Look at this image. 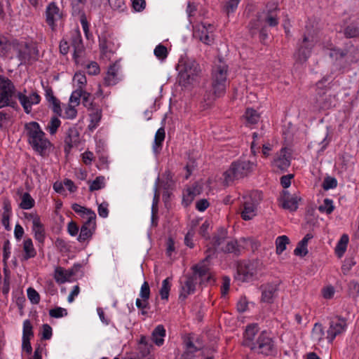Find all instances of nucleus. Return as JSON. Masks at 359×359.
<instances>
[{
    "label": "nucleus",
    "instance_id": "16",
    "mask_svg": "<svg viewBox=\"0 0 359 359\" xmlns=\"http://www.w3.org/2000/svg\"><path fill=\"white\" fill-rule=\"evenodd\" d=\"M193 36L204 44L210 45L213 42V38L209 34L206 24L201 22L193 27Z\"/></svg>",
    "mask_w": 359,
    "mask_h": 359
},
{
    "label": "nucleus",
    "instance_id": "6",
    "mask_svg": "<svg viewBox=\"0 0 359 359\" xmlns=\"http://www.w3.org/2000/svg\"><path fill=\"white\" fill-rule=\"evenodd\" d=\"M20 65H32L39 60V50L36 42H20L17 50Z\"/></svg>",
    "mask_w": 359,
    "mask_h": 359
},
{
    "label": "nucleus",
    "instance_id": "52",
    "mask_svg": "<svg viewBox=\"0 0 359 359\" xmlns=\"http://www.w3.org/2000/svg\"><path fill=\"white\" fill-rule=\"evenodd\" d=\"M61 121L57 116H53L48 124L47 130H48L50 135L56 133L57 129L60 126Z\"/></svg>",
    "mask_w": 359,
    "mask_h": 359
},
{
    "label": "nucleus",
    "instance_id": "14",
    "mask_svg": "<svg viewBox=\"0 0 359 359\" xmlns=\"http://www.w3.org/2000/svg\"><path fill=\"white\" fill-rule=\"evenodd\" d=\"M46 23L50 27L51 29L54 31L56 27L55 21L61 19L62 17V13L55 2H50L48 5L46 10Z\"/></svg>",
    "mask_w": 359,
    "mask_h": 359
},
{
    "label": "nucleus",
    "instance_id": "63",
    "mask_svg": "<svg viewBox=\"0 0 359 359\" xmlns=\"http://www.w3.org/2000/svg\"><path fill=\"white\" fill-rule=\"evenodd\" d=\"M348 290L350 295L356 297L359 295V283L355 280H351L348 283Z\"/></svg>",
    "mask_w": 359,
    "mask_h": 359
},
{
    "label": "nucleus",
    "instance_id": "58",
    "mask_svg": "<svg viewBox=\"0 0 359 359\" xmlns=\"http://www.w3.org/2000/svg\"><path fill=\"white\" fill-rule=\"evenodd\" d=\"M168 54L167 48L162 44L158 45L154 49V55L160 60L165 59Z\"/></svg>",
    "mask_w": 359,
    "mask_h": 359
},
{
    "label": "nucleus",
    "instance_id": "3",
    "mask_svg": "<svg viewBox=\"0 0 359 359\" xmlns=\"http://www.w3.org/2000/svg\"><path fill=\"white\" fill-rule=\"evenodd\" d=\"M15 86L8 77L0 74V109L10 107L15 110L19 109L15 101Z\"/></svg>",
    "mask_w": 359,
    "mask_h": 359
},
{
    "label": "nucleus",
    "instance_id": "39",
    "mask_svg": "<svg viewBox=\"0 0 359 359\" xmlns=\"http://www.w3.org/2000/svg\"><path fill=\"white\" fill-rule=\"evenodd\" d=\"M221 251L224 253H233L236 256L241 254L240 245L236 240L229 241L224 247L221 248Z\"/></svg>",
    "mask_w": 359,
    "mask_h": 359
},
{
    "label": "nucleus",
    "instance_id": "62",
    "mask_svg": "<svg viewBox=\"0 0 359 359\" xmlns=\"http://www.w3.org/2000/svg\"><path fill=\"white\" fill-rule=\"evenodd\" d=\"M74 80L76 81L79 85V89H82L86 85L87 80L86 76L83 73L81 72H76L74 74Z\"/></svg>",
    "mask_w": 359,
    "mask_h": 359
},
{
    "label": "nucleus",
    "instance_id": "40",
    "mask_svg": "<svg viewBox=\"0 0 359 359\" xmlns=\"http://www.w3.org/2000/svg\"><path fill=\"white\" fill-rule=\"evenodd\" d=\"M194 80L195 79L182 68L179 70L178 82L180 86L186 87L191 84Z\"/></svg>",
    "mask_w": 359,
    "mask_h": 359
},
{
    "label": "nucleus",
    "instance_id": "43",
    "mask_svg": "<svg viewBox=\"0 0 359 359\" xmlns=\"http://www.w3.org/2000/svg\"><path fill=\"white\" fill-rule=\"evenodd\" d=\"M348 243V236L346 234L342 235L335 248V252L339 257L345 252Z\"/></svg>",
    "mask_w": 359,
    "mask_h": 359
},
{
    "label": "nucleus",
    "instance_id": "31",
    "mask_svg": "<svg viewBox=\"0 0 359 359\" xmlns=\"http://www.w3.org/2000/svg\"><path fill=\"white\" fill-rule=\"evenodd\" d=\"M23 250L25 254L22 258V261H27L36 255V250L34 248L31 238H27L23 242Z\"/></svg>",
    "mask_w": 359,
    "mask_h": 359
},
{
    "label": "nucleus",
    "instance_id": "33",
    "mask_svg": "<svg viewBox=\"0 0 359 359\" xmlns=\"http://www.w3.org/2000/svg\"><path fill=\"white\" fill-rule=\"evenodd\" d=\"M182 68L188 72L194 79L201 72L200 66L195 60H187L184 62Z\"/></svg>",
    "mask_w": 359,
    "mask_h": 359
},
{
    "label": "nucleus",
    "instance_id": "13",
    "mask_svg": "<svg viewBox=\"0 0 359 359\" xmlns=\"http://www.w3.org/2000/svg\"><path fill=\"white\" fill-rule=\"evenodd\" d=\"M71 46L74 49L73 59L78 62V59L81 57L85 51L81 32L79 29L71 32Z\"/></svg>",
    "mask_w": 359,
    "mask_h": 359
},
{
    "label": "nucleus",
    "instance_id": "49",
    "mask_svg": "<svg viewBox=\"0 0 359 359\" xmlns=\"http://www.w3.org/2000/svg\"><path fill=\"white\" fill-rule=\"evenodd\" d=\"M88 183H90L89 187V191L90 192L100 190L104 187V177L98 176L92 182L89 181Z\"/></svg>",
    "mask_w": 359,
    "mask_h": 359
},
{
    "label": "nucleus",
    "instance_id": "36",
    "mask_svg": "<svg viewBox=\"0 0 359 359\" xmlns=\"http://www.w3.org/2000/svg\"><path fill=\"white\" fill-rule=\"evenodd\" d=\"M262 15H264V22L270 27H276L278 25L279 20L276 13V8L273 10H269L266 12L264 11L261 13Z\"/></svg>",
    "mask_w": 359,
    "mask_h": 359
},
{
    "label": "nucleus",
    "instance_id": "35",
    "mask_svg": "<svg viewBox=\"0 0 359 359\" xmlns=\"http://www.w3.org/2000/svg\"><path fill=\"white\" fill-rule=\"evenodd\" d=\"M15 101L17 102V99L20 101L21 105L22 106L24 111L26 114H29L32 111V104L30 102L29 96H27L21 92H17L15 89Z\"/></svg>",
    "mask_w": 359,
    "mask_h": 359
},
{
    "label": "nucleus",
    "instance_id": "59",
    "mask_svg": "<svg viewBox=\"0 0 359 359\" xmlns=\"http://www.w3.org/2000/svg\"><path fill=\"white\" fill-rule=\"evenodd\" d=\"M241 0H229L224 6V11L229 15V13H234L236 10Z\"/></svg>",
    "mask_w": 359,
    "mask_h": 359
},
{
    "label": "nucleus",
    "instance_id": "18",
    "mask_svg": "<svg viewBox=\"0 0 359 359\" xmlns=\"http://www.w3.org/2000/svg\"><path fill=\"white\" fill-rule=\"evenodd\" d=\"M30 146L36 152L41 156H47L49 154V149L53 146L52 143L46 137L45 135H40L36 139V142L31 143Z\"/></svg>",
    "mask_w": 359,
    "mask_h": 359
},
{
    "label": "nucleus",
    "instance_id": "9",
    "mask_svg": "<svg viewBox=\"0 0 359 359\" xmlns=\"http://www.w3.org/2000/svg\"><path fill=\"white\" fill-rule=\"evenodd\" d=\"M191 275L197 280L200 278V284L211 283L215 282L212 275L210 272V269L205 263L197 264L191 267Z\"/></svg>",
    "mask_w": 359,
    "mask_h": 359
},
{
    "label": "nucleus",
    "instance_id": "10",
    "mask_svg": "<svg viewBox=\"0 0 359 359\" xmlns=\"http://www.w3.org/2000/svg\"><path fill=\"white\" fill-rule=\"evenodd\" d=\"M337 103L336 95L327 94L326 92H320L316 94V104L319 109L326 110L334 107Z\"/></svg>",
    "mask_w": 359,
    "mask_h": 359
},
{
    "label": "nucleus",
    "instance_id": "60",
    "mask_svg": "<svg viewBox=\"0 0 359 359\" xmlns=\"http://www.w3.org/2000/svg\"><path fill=\"white\" fill-rule=\"evenodd\" d=\"M322 186L324 190L334 189L337 186V181L334 177H327L324 179Z\"/></svg>",
    "mask_w": 359,
    "mask_h": 359
},
{
    "label": "nucleus",
    "instance_id": "41",
    "mask_svg": "<svg viewBox=\"0 0 359 359\" xmlns=\"http://www.w3.org/2000/svg\"><path fill=\"white\" fill-rule=\"evenodd\" d=\"M99 46L102 53L106 55L108 53H113L114 43L105 36L99 37Z\"/></svg>",
    "mask_w": 359,
    "mask_h": 359
},
{
    "label": "nucleus",
    "instance_id": "50",
    "mask_svg": "<svg viewBox=\"0 0 359 359\" xmlns=\"http://www.w3.org/2000/svg\"><path fill=\"white\" fill-rule=\"evenodd\" d=\"M312 334L318 341L323 339L325 331L323 325L320 323H316L312 330Z\"/></svg>",
    "mask_w": 359,
    "mask_h": 359
},
{
    "label": "nucleus",
    "instance_id": "11",
    "mask_svg": "<svg viewBox=\"0 0 359 359\" xmlns=\"http://www.w3.org/2000/svg\"><path fill=\"white\" fill-rule=\"evenodd\" d=\"M81 142L80 133L75 127H70L67 133L65 138V153L67 155L70 153L73 147H77Z\"/></svg>",
    "mask_w": 359,
    "mask_h": 359
},
{
    "label": "nucleus",
    "instance_id": "44",
    "mask_svg": "<svg viewBox=\"0 0 359 359\" xmlns=\"http://www.w3.org/2000/svg\"><path fill=\"white\" fill-rule=\"evenodd\" d=\"M289 243L290 239L287 236H278L276 240V253L280 255L286 249V245Z\"/></svg>",
    "mask_w": 359,
    "mask_h": 359
},
{
    "label": "nucleus",
    "instance_id": "55",
    "mask_svg": "<svg viewBox=\"0 0 359 359\" xmlns=\"http://www.w3.org/2000/svg\"><path fill=\"white\" fill-rule=\"evenodd\" d=\"M245 117L248 123L255 124L259 121V115L257 112L252 109H248L245 111Z\"/></svg>",
    "mask_w": 359,
    "mask_h": 359
},
{
    "label": "nucleus",
    "instance_id": "24",
    "mask_svg": "<svg viewBox=\"0 0 359 359\" xmlns=\"http://www.w3.org/2000/svg\"><path fill=\"white\" fill-rule=\"evenodd\" d=\"M257 215V205L252 199L243 203V208L241 212V217L243 220L252 219Z\"/></svg>",
    "mask_w": 359,
    "mask_h": 359
},
{
    "label": "nucleus",
    "instance_id": "19",
    "mask_svg": "<svg viewBox=\"0 0 359 359\" xmlns=\"http://www.w3.org/2000/svg\"><path fill=\"white\" fill-rule=\"evenodd\" d=\"M197 280L191 275L188 274L186 276V280L182 286V290L179 296L180 301H184L187 297L195 292Z\"/></svg>",
    "mask_w": 359,
    "mask_h": 359
},
{
    "label": "nucleus",
    "instance_id": "5",
    "mask_svg": "<svg viewBox=\"0 0 359 359\" xmlns=\"http://www.w3.org/2000/svg\"><path fill=\"white\" fill-rule=\"evenodd\" d=\"M317 41L313 34L304 33L297 44V50L294 53L296 61L299 63L305 62L311 56Z\"/></svg>",
    "mask_w": 359,
    "mask_h": 359
},
{
    "label": "nucleus",
    "instance_id": "29",
    "mask_svg": "<svg viewBox=\"0 0 359 359\" xmlns=\"http://www.w3.org/2000/svg\"><path fill=\"white\" fill-rule=\"evenodd\" d=\"M351 50H348V54L346 57L348 59L346 60V65L341 67H340V70L341 72H344V69L346 67H350L352 64L357 63L359 61V50L358 48L355 47L353 44H351Z\"/></svg>",
    "mask_w": 359,
    "mask_h": 359
},
{
    "label": "nucleus",
    "instance_id": "61",
    "mask_svg": "<svg viewBox=\"0 0 359 359\" xmlns=\"http://www.w3.org/2000/svg\"><path fill=\"white\" fill-rule=\"evenodd\" d=\"M248 302L245 297H241L236 304V309L238 313H244L248 310Z\"/></svg>",
    "mask_w": 359,
    "mask_h": 359
},
{
    "label": "nucleus",
    "instance_id": "51",
    "mask_svg": "<svg viewBox=\"0 0 359 359\" xmlns=\"http://www.w3.org/2000/svg\"><path fill=\"white\" fill-rule=\"evenodd\" d=\"M72 209L76 213L81 215H87L90 216H95V213L93 210L90 208L81 206L78 203H74L72 205Z\"/></svg>",
    "mask_w": 359,
    "mask_h": 359
},
{
    "label": "nucleus",
    "instance_id": "45",
    "mask_svg": "<svg viewBox=\"0 0 359 359\" xmlns=\"http://www.w3.org/2000/svg\"><path fill=\"white\" fill-rule=\"evenodd\" d=\"M348 54V50L334 47L330 49V57L335 60H339L346 57Z\"/></svg>",
    "mask_w": 359,
    "mask_h": 359
},
{
    "label": "nucleus",
    "instance_id": "21",
    "mask_svg": "<svg viewBox=\"0 0 359 359\" xmlns=\"http://www.w3.org/2000/svg\"><path fill=\"white\" fill-rule=\"evenodd\" d=\"M282 202V208L290 211H295L298 208V199L297 196H291L288 191L283 190L280 198Z\"/></svg>",
    "mask_w": 359,
    "mask_h": 359
},
{
    "label": "nucleus",
    "instance_id": "32",
    "mask_svg": "<svg viewBox=\"0 0 359 359\" xmlns=\"http://www.w3.org/2000/svg\"><path fill=\"white\" fill-rule=\"evenodd\" d=\"M165 335V330L162 325H158L155 327L151 334V339L154 343L160 346L164 342L163 337Z\"/></svg>",
    "mask_w": 359,
    "mask_h": 359
},
{
    "label": "nucleus",
    "instance_id": "7",
    "mask_svg": "<svg viewBox=\"0 0 359 359\" xmlns=\"http://www.w3.org/2000/svg\"><path fill=\"white\" fill-rule=\"evenodd\" d=\"M257 274L256 263L250 261L239 262L237 266L236 279L242 282L252 280Z\"/></svg>",
    "mask_w": 359,
    "mask_h": 359
},
{
    "label": "nucleus",
    "instance_id": "56",
    "mask_svg": "<svg viewBox=\"0 0 359 359\" xmlns=\"http://www.w3.org/2000/svg\"><path fill=\"white\" fill-rule=\"evenodd\" d=\"M27 297L29 301L34 304H38L40 302V295L39 292L33 287L27 289Z\"/></svg>",
    "mask_w": 359,
    "mask_h": 359
},
{
    "label": "nucleus",
    "instance_id": "20",
    "mask_svg": "<svg viewBox=\"0 0 359 359\" xmlns=\"http://www.w3.org/2000/svg\"><path fill=\"white\" fill-rule=\"evenodd\" d=\"M262 290V302L272 304L275 295L278 290V285L275 283H266L262 285L260 287Z\"/></svg>",
    "mask_w": 359,
    "mask_h": 359
},
{
    "label": "nucleus",
    "instance_id": "8",
    "mask_svg": "<svg viewBox=\"0 0 359 359\" xmlns=\"http://www.w3.org/2000/svg\"><path fill=\"white\" fill-rule=\"evenodd\" d=\"M347 327L346 320L341 316H336L330 321V327L327 330L326 339L332 344L337 335L342 334Z\"/></svg>",
    "mask_w": 359,
    "mask_h": 359
},
{
    "label": "nucleus",
    "instance_id": "4",
    "mask_svg": "<svg viewBox=\"0 0 359 359\" xmlns=\"http://www.w3.org/2000/svg\"><path fill=\"white\" fill-rule=\"evenodd\" d=\"M250 350L264 356H274L277 353L275 341L266 331L259 334Z\"/></svg>",
    "mask_w": 359,
    "mask_h": 359
},
{
    "label": "nucleus",
    "instance_id": "28",
    "mask_svg": "<svg viewBox=\"0 0 359 359\" xmlns=\"http://www.w3.org/2000/svg\"><path fill=\"white\" fill-rule=\"evenodd\" d=\"M228 231L223 226L219 227L213 233L212 244L214 247H219L227 238Z\"/></svg>",
    "mask_w": 359,
    "mask_h": 359
},
{
    "label": "nucleus",
    "instance_id": "23",
    "mask_svg": "<svg viewBox=\"0 0 359 359\" xmlns=\"http://www.w3.org/2000/svg\"><path fill=\"white\" fill-rule=\"evenodd\" d=\"M201 187L197 183L193 184L192 187H188L183 193L182 204L185 207L189 206L194 198L201 194Z\"/></svg>",
    "mask_w": 359,
    "mask_h": 359
},
{
    "label": "nucleus",
    "instance_id": "12",
    "mask_svg": "<svg viewBox=\"0 0 359 359\" xmlns=\"http://www.w3.org/2000/svg\"><path fill=\"white\" fill-rule=\"evenodd\" d=\"M96 215L90 216L88 220L83 223L80 229V233L77 240L80 243L85 242L86 241L91 238L95 229H96Z\"/></svg>",
    "mask_w": 359,
    "mask_h": 359
},
{
    "label": "nucleus",
    "instance_id": "42",
    "mask_svg": "<svg viewBox=\"0 0 359 359\" xmlns=\"http://www.w3.org/2000/svg\"><path fill=\"white\" fill-rule=\"evenodd\" d=\"M344 34L346 39L358 38L359 37V27L351 23L344 28Z\"/></svg>",
    "mask_w": 359,
    "mask_h": 359
},
{
    "label": "nucleus",
    "instance_id": "53",
    "mask_svg": "<svg viewBox=\"0 0 359 359\" xmlns=\"http://www.w3.org/2000/svg\"><path fill=\"white\" fill-rule=\"evenodd\" d=\"M334 209L333 201L329 198H325L323 204L318 207V210L321 212H325L327 215L331 214Z\"/></svg>",
    "mask_w": 359,
    "mask_h": 359
},
{
    "label": "nucleus",
    "instance_id": "25",
    "mask_svg": "<svg viewBox=\"0 0 359 359\" xmlns=\"http://www.w3.org/2000/svg\"><path fill=\"white\" fill-rule=\"evenodd\" d=\"M313 238L312 233H307L302 241H300L297 248L294 250L296 256L305 257L308 254L307 245L309 240Z\"/></svg>",
    "mask_w": 359,
    "mask_h": 359
},
{
    "label": "nucleus",
    "instance_id": "48",
    "mask_svg": "<svg viewBox=\"0 0 359 359\" xmlns=\"http://www.w3.org/2000/svg\"><path fill=\"white\" fill-rule=\"evenodd\" d=\"M34 200L32 198L29 193H25L22 197V201L20 204V208L23 210H29L34 207Z\"/></svg>",
    "mask_w": 359,
    "mask_h": 359
},
{
    "label": "nucleus",
    "instance_id": "34",
    "mask_svg": "<svg viewBox=\"0 0 359 359\" xmlns=\"http://www.w3.org/2000/svg\"><path fill=\"white\" fill-rule=\"evenodd\" d=\"M285 148L280 150L281 154L280 156L274 159L273 165L276 166L280 170H286L290 165V161L288 158L285 157Z\"/></svg>",
    "mask_w": 359,
    "mask_h": 359
},
{
    "label": "nucleus",
    "instance_id": "46",
    "mask_svg": "<svg viewBox=\"0 0 359 359\" xmlns=\"http://www.w3.org/2000/svg\"><path fill=\"white\" fill-rule=\"evenodd\" d=\"M90 123L88 126V129L90 131H93L98 125V123L100 121L102 118V111L101 109H97L95 111L91 113L90 114Z\"/></svg>",
    "mask_w": 359,
    "mask_h": 359
},
{
    "label": "nucleus",
    "instance_id": "26",
    "mask_svg": "<svg viewBox=\"0 0 359 359\" xmlns=\"http://www.w3.org/2000/svg\"><path fill=\"white\" fill-rule=\"evenodd\" d=\"M118 68L116 64L109 65L106 76L104 78V85L111 86L117 83Z\"/></svg>",
    "mask_w": 359,
    "mask_h": 359
},
{
    "label": "nucleus",
    "instance_id": "47",
    "mask_svg": "<svg viewBox=\"0 0 359 359\" xmlns=\"http://www.w3.org/2000/svg\"><path fill=\"white\" fill-rule=\"evenodd\" d=\"M171 278H167L163 280L161 288L160 289L159 293L161 295V299H168L169 293L170 290V280Z\"/></svg>",
    "mask_w": 359,
    "mask_h": 359
},
{
    "label": "nucleus",
    "instance_id": "17",
    "mask_svg": "<svg viewBox=\"0 0 359 359\" xmlns=\"http://www.w3.org/2000/svg\"><path fill=\"white\" fill-rule=\"evenodd\" d=\"M25 132L29 144L36 142V139L39 136L45 135V133L41 130L39 123L36 121L26 123L25 124Z\"/></svg>",
    "mask_w": 359,
    "mask_h": 359
},
{
    "label": "nucleus",
    "instance_id": "38",
    "mask_svg": "<svg viewBox=\"0 0 359 359\" xmlns=\"http://www.w3.org/2000/svg\"><path fill=\"white\" fill-rule=\"evenodd\" d=\"M165 175H166L165 180L161 181L160 178L158 177L156 184H157L158 187V184H161V186L164 190H172L175 186V182L172 180V176L170 171L165 172Z\"/></svg>",
    "mask_w": 359,
    "mask_h": 359
},
{
    "label": "nucleus",
    "instance_id": "64",
    "mask_svg": "<svg viewBox=\"0 0 359 359\" xmlns=\"http://www.w3.org/2000/svg\"><path fill=\"white\" fill-rule=\"evenodd\" d=\"M33 227L32 230L34 233L36 232H43L45 231L44 226L41 222L40 217L36 215L32 221Z\"/></svg>",
    "mask_w": 359,
    "mask_h": 359
},
{
    "label": "nucleus",
    "instance_id": "37",
    "mask_svg": "<svg viewBox=\"0 0 359 359\" xmlns=\"http://www.w3.org/2000/svg\"><path fill=\"white\" fill-rule=\"evenodd\" d=\"M165 133L163 128H160L156 133L153 149L155 154H158L161 149L162 143L164 141Z\"/></svg>",
    "mask_w": 359,
    "mask_h": 359
},
{
    "label": "nucleus",
    "instance_id": "15",
    "mask_svg": "<svg viewBox=\"0 0 359 359\" xmlns=\"http://www.w3.org/2000/svg\"><path fill=\"white\" fill-rule=\"evenodd\" d=\"M20 41L18 39L8 40L5 36L0 34V57H9L11 50L17 53Z\"/></svg>",
    "mask_w": 359,
    "mask_h": 359
},
{
    "label": "nucleus",
    "instance_id": "54",
    "mask_svg": "<svg viewBox=\"0 0 359 359\" xmlns=\"http://www.w3.org/2000/svg\"><path fill=\"white\" fill-rule=\"evenodd\" d=\"M34 337L33 327L29 320H25L23 323L22 339H31Z\"/></svg>",
    "mask_w": 359,
    "mask_h": 359
},
{
    "label": "nucleus",
    "instance_id": "1",
    "mask_svg": "<svg viewBox=\"0 0 359 359\" xmlns=\"http://www.w3.org/2000/svg\"><path fill=\"white\" fill-rule=\"evenodd\" d=\"M228 67L225 65H217L212 70L211 86L204 95V100L212 103L216 99L224 95L227 86Z\"/></svg>",
    "mask_w": 359,
    "mask_h": 359
},
{
    "label": "nucleus",
    "instance_id": "22",
    "mask_svg": "<svg viewBox=\"0 0 359 359\" xmlns=\"http://www.w3.org/2000/svg\"><path fill=\"white\" fill-rule=\"evenodd\" d=\"M259 331V327L257 324H250L248 325L245 330L243 333V341L242 344L244 346L249 347L251 348V347L254 345L255 341H253V339L255 337V335L257 334Z\"/></svg>",
    "mask_w": 359,
    "mask_h": 359
},
{
    "label": "nucleus",
    "instance_id": "2",
    "mask_svg": "<svg viewBox=\"0 0 359 359\" xmlns=\"http://www.w3.org/2000/svg\"><path fill=\"white\" fill-rule=\"evenodd\" d=\"M256 166V163L248 160L239 159L232 162L229 168L223 173L224 185L229 186L235 180L247 177Z\"/></svg>",
    "mask_w": 359,
    "mask_h": 359
},
{
    "label": "nucleus",
    "instance_id": "57",
    "mask_svg": "<svg viewBox=\"0 0 359 359\" xmlns=\"http://www.w3.org/2000/svg\"><path fill=\"white\" fill-rule=\"evenodd\" d=\"M327 78L323 77L316 83V94L320 92H326L327 90L330 89V83H327Z\"/></svg>",
    "mask_w": 359,
    "mask_h": 359
},
{
    "label": "nucleus",
    "instance_id": "30",
    "mask_svg": "<svg viewBox=\"0 0 359 359\" xmlns=\"http://www.w3.org/2000/svg\"><path fill=\"white\" fill-rule=\"evenodd\" d=\"M262 27V14L258 13L255 18L250 20L248 25V32L251 36L254 37L257 35Z\"/></svg>",
    "mask_w": 359,
    "mask_h": 359
},
{
    "label": "nucleus",
    "instance_id": "27",
    "mask_svg": "<svg viewBox=\"0 0 359 359\" xmlns=\"http://www.w3.org/2000/svg\"><path fill=\"white\" fill-rule=\"evenodd\" d=\"M73 276H74V272L72 270H65L60 266L57 267L55 270V279L60 284L68 281Z\"/></svg>",
    "mask_w": 359,
    "mask_h": 359
}]
</instances>
